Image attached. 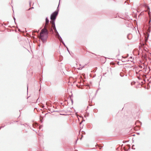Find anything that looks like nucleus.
<instances>
[{
    "mask_svg": "<svg viewBox=\"0 0 151 151\" xmlns=\"http://www.w3.org/2000/svg\"><path fill=\"white\" fill-rule=\"evenodd\" d=\"M49 20L47 18V17L46 18V23H45V25L46 26V25H47L49 23Z\"/></svg>",
    "mask_w": 151,
    "mask_h": 151,
    "instance_id": "obj_5",
    "label": "nucleus"
},
{
    "mask_svg": "<svg viewBox=\"0 0 151 151\" xmlns=\"http://www.w3.org/2000/svg\"><path fill=\"white\" fill-rule=\"evenodd\" d=\"M50 22L52 24V27H53V26L55 25V20H51L50 21Z\"/></svg>",
    "mask_w": 151,
    "mask_h": 151,
    "instance_id": "obj_3",
    "label": "nucleus"
},
{
    "mask_svg": "<svg viewBox=\"0 0 151 151\" xmlns=\"http://www.w3.org/2000/svg\"><path fill=\"white\" fill-rule=\"evenodd\" d=\"M58 14V12L57 11L53 12L51 15L50 19L51 20H55Z\"/></svg>",
    "mask_w": 151,
    "mask_h": 151,
    "instance_id": "obj_2",
    "label": "nucleus"
},
{
    "mask_svg": "<svg viewBox=\"0 0 151 151\" xmlns=\"http://www.w3.org/2000/svg\"><path fill=\"white\" fill-rule=\"evenodd\" d=\"M48 32L47 29V26L45 25L40 33V38L43 42H45L46 41L48 37Z\"/></svg>",
    "mask_w": 151,
    "mask_h": 151,
    "instance_id": "obj_1",
    "label": "nucleus"
},
{
    "mask_svg": "<svg viewBox=\"0 0 151 151\" xmlns=\"http://www.w3.org/2000/svg\"><path fill=\"white\" fill-rule=\"evenodd\" d=\"M53 27L54 29L55 30V32L57 31V30H56V27H55V25L54 26H53V27Z\"/></svg>",
    "mask_w": 151,
    "mask_h": 151,
    "instance_id": "obj_6",
    "label": "nucleus"
},
{
    "mask_svg": "<svg viewBox=\"0 0 151 151\" xmlns=\"http://www.w3.org/2000/svg\"><path fill=\"white\" fill-rule=\"evenodd\" d=\"M14 20H15V18L14 17Z\"/></svg>",
    "mask_w": 151,
    "mask_h": 151,
    "instance_id": "obj_9",
    "label": "nucleus"
},
{
    "mask_svg": "<svg viewBox=\"0 0 151 151\" xmlns=\"http://www.w3.org/2000/svg\"><path fill=\"white\" fill-rule=\"evenodd\" d=\"M55 32H56V33H57V35L58 36V38H59V39L60 40L61 39L62 40V38L59 35V34L58 33V31H55Z\"/></svg>",
    "mask_w": 151,
    "mask_h": 151,
    "instance_id": "obj_4",
    "label": "nucleus"
},
{
    "mask_svg": "<svg viewBox=\"0 0 151 151\" xmlns=\"http://www.w3.org/2000/svg\"><path fill=\"white\" fill-rule=\"evenodd\" d=\"M1 127H0V129H1Z\"/></svg>",
    "mask_w": 151,
    "mask_h": 151,
    "instance_id": "obj_10",
    "label": "nucleus"
},
{
    "mask_svg": "<svg viewBox=\"0 0 151 151\" xmlns=\"http://www.w3.org/2000/svg\"><path fill=\"white\" fill-rule=\"evenodd\" d=\"M130 58H132V57H130Z\"/></svg>",
    "mask_w": 151,
    "mask_h": 151,
    "instance_id": "obj_11",
    "label": "nucleus"
},
{
    "mask_svg": "<svg viewBox=\"0 0 151 151\" xmlns=\"http://www.w3.org/2000/svg\"><path fill=\"white\" fill-rule=\"evenodd\" d=\"M53 27L54 29L55 30V32L57 31V30H56V27H55V25L54 26H53V27Z\"/></svg>",
    "mask_w": 151,
    "mask_h": 151,
    "instance_id": "obj_7",
    "label": "nucleus"
},
{
    "mask_svg": "<svg viewBox=\"0 0 151 151\" xmlns=\"http://www.w3.org/2000/svg\"><path fill=\"white\" fill-rule=\"evenodd\" d=\"M148 9H150V8H149V7H148Z\"/></svg>",
    "mask_w": 151,
    "mask_h": 151,
    "instance_id": "obj_8",
    "label": "nucleus"
}]
</instances>
